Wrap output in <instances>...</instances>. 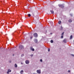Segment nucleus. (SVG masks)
Wrapping results in <instances>:
<instances>
[{
  "label": "nucleus",
  "instance_id": "3",
  "mask_svg": "<svg viewBox=\"0 0 74 74\" xmlns=\"http://www.w3.org/2000/svg\"><path fill=\"white\" fill-rule=\"evenodd\" d=\"M36 72L38 74H40L41 73V70H37Z\"/></svg>",
  "mask_w": 74,
  "mask_h": 74
},
{
  "label": "nucleus",
  "instance_id": "8",
  "mask_svg": "<svg viewBox=\"0 0 74 74\" xmlns=\"http://www.w3.org/2000/svg\"><path fill=\"white\" fill-rule=\"evenodd\" d=\"M68 22H70V23H71V22H72V20H71V19H70L69 21Z\"/></svg>",
  "mask_w": 74,
  "mask_h": 74
},
{
  "label": "nucleus",
  "instance_id": "25",
  "mask_svg": "<svg viewBox=\"0 0 74 74\" xmlns=\"http://www.w3.org/2000/svg\"><path fill=\"white\" fill-rule=\"evenodd\" d=\"M68 73H70V70H68Z\"/></svg>",
  "mask_w": 74,
  "mask_h": 74
},
{
  "label": "nucleus",
  "instance_id": "17",
  "mask_svg": "<svg viewBox=\"0 0 74 74\" xmlns=\"http://www.w3.org/2000/svg\"><path fill=\"white\" fill-rule=\"evenodd\" d=\"M28 16L30 17V16H31V14H28Z\"/></svg>",
  "mask_w": 74,
  "mask_h": 74
},
{
  "label": "nucleus",
  "instance_id": "4",
  "mask_svg": "<svg viewBox=\"0 0 74 74\" xmlns=\"http://www.w3.org/2000/svg\"><path fill=\"white\" fill-rule=\"evenodd\" d=\"M30 50L32 51H34V48H33V47H30Z\"/></svg>",
  "mask_w": 74,
  "mask_h": 74
},
{
  "label": "nucleus",
  "instance_id": "16",
  "mask_svg": "<svg viewBox=\"0 0 74 74\" xmlns=\"http://www.w3.org/2000/svg\"><path fill=\"white\" fill-rule=\"evenodd\" d=\"M61 22H61V21H59L58 22L59 24H60V23H61Z\"/></svg>",
  "mask_w": 74,
  "mask_h": 74
},
{
  "label": "nucleus",
  "instance_id": "10",
  "mask_svg": "<svg viewBox=\"0 0 74 74\" xmlns=\"http://www.w3.org/2000/svg\"><path fill=\"white\" fill-rule=\"evenodd\" d=\"M63 42L65 43H66V39L64 40H63Z\"/></svg>",
  "mask_w": 74,
  "mask_h": 74
},
{
  "label": "nucleus",
  "instance_id": "1",
  "mask_svg": "<svg viewBox=\"0 0 74 74\" xmlns=\"http://www.w3.org/2000/svg\"><path fill=\"white\" fill-rule=\"evenodd\" d=\"M24 48V47H23V46L21 45H20L19 46V48L20 49H23V48Z\"/></svg>",
  "mask_w": 74,
  "mask_h": 74
},
{
  "label": "nucleus",
  "instance_id": "26",
  "mask_svg": "<svg viewBox=\"0 0 74 74\" xmlns=\"http://www.w3.org/2000/svg\"><path fill=\"white\" fill-rule=\"evenodd\" d=\"M33 56V54H32V55H31V56L32 57V56Z\"/></svg>",
  "mask_w": 74,
  "mask_h": 74
},
{
  "label": "nucleus",
  "instance_id": "9",
  "mask_svg": "<svg viewBox=\"0 0 74 74\" xmlns=\"http://www.w3.org/2000/svg\"><path fill=\"white\" fill-rule=\"evenodd\" d=\"M34 41L36 43H37V41H38L36 39H35Z\"/></svg>",
  "mask_w": 74,
  "mask_h": 74
},
{
  "label": "nucleus",
  "instance_id": "18",
  "mask_svg": "<svg viewBox=\"0 0 74 74\" xmlns=\"http://www.w3.org/2000/svg\"><path fill=\"white\" fill-rule=\"evenodd\" d=\"M62 5V4H61V5L59 4L58 5V6H59V7H61Z\"/></svg>",
  "mask_w": 74,
  "mask_h": 74
},
{
  "label": "nucleus",
  "instance_id": "22",
  "mask_svg": "<svg viewBox=\"0 0 74 74\" xmlns=\"http://www.w3.org/2000/svg\"><path fill=\"white\" fill-rule=\"evenodd\" d=\"M40 62H42V59L40 60Z\"/></svg>",
  "mask_w": 74,
  "mask_h": 74
},
{
  "label": "nucleus",
  "instance_id": "31",
  "mask_svg": "<svg viewBox=\"0 0 74 74\" xmlns=\"http://www.w3.org/2000/svg\"><path fill=\"white\" fill-rule=\"evenodd\" d=\"M52 34V33L51 34Z\"/></svg>",
  "mask_w": 74,
  "mask_h": 74
},
{
  "label": "nucleus",
  "instance_id": "2",
  "mask_svg": "<svg viewBox=\"0 0 74 74\" xmlns=\"http://www.w3.org/2000/svg\"><path fill=\"white\" fill-rule=\"evenodd\" d=\"M33 36L35 37H37V34L36 33H34Z\"/></svg>",
  "mask_w": 74,
  "mask_h": 74
},
{
  "label": "nucleus",
  "instance_id": "27",
  "mask_svg": "<svg viewBox=\"0 0 74 74\" xmlns=\"http://www.w3.org/2000/svg\"><path fill=\"white\" fill-rule=\"evenodd\" d=\"M9 62L10 63H11V61H9Z\"/></svg>",
  "mask_w": 74,
  "mask_h": 74
},
{
  "label": "nucleus",
  "instance_id": "20",
  "mask_svg": "<svg viewBox=\"0 0 74 74\" xmlns=\"http://www.w3.org/2000/svg\"><path fill=\"white\" fill-rule=\"evenodd\" d=\"M48 51L49 52V51H50V49L49 48L48 49Z\"/></svg>",
  "mask_w": 74,
  "mask_h": 74
},
{
  "label": "nucleus",
  "instance_id": "23",
  "mask_svg": "<svg viewBox=\"0 0 74 74\" xmlns=\"http://www.w3.org/2000/svg\"><path fill=\"white\" fill-rule=\"evenodd\" d=\"M21 56H24V54H23L21 55Z\"/></svg>",
  "mask_w": 74,
  "mask_h": 74
},
{
  "label": "nucleus",
  "instance_id": "28",
  "mask_svg": "<svg viewBox=\"0 0 74 74\" xmlns=\"http://www.w3.org/2000/svg\"><path fill=\"white\" fill-rule=\"evenodd\" d=\"M72 56H74V55L72 54Z\"/></svg>",
  "mask_w": 74,
  "mask_h": 74
},
{
  "label": "nucleus",
  "instance_id": "14",
  "mask_svg": "<svg viewBox=\"0 0 74 74\" xmlns=\"http://www.w3.org/2000/svg\"><path fill=\"white\" fill-rule=\"evenodd\" d=\"M51 43H53V41L52 40H51Z\"/></svg>",
  "mask_w": 74,
  "mask_h": 74
},
{
  "label": "nucleus",
  "instance_id": "5",
  "mask_svg": "<svg viewBox=\"0 0 74 74\" xmlns=\"http://www.w3.org/2000/svg\"><path fill=\"white\" fill-rule=\"evenodd\" d=\"M11 72V70L9 69L8 70V71L7 72V74H9V73Z\"/></svg>",
  "mask_w": 74,
  "mask_h": 74
},
{
  "label": "nucleus",
  "instance_id": "13",
  "mask_svg": "<svg viewBox=\"0 0 74 74\" xmlns=\"http://www.w3.org/2000/svg\"><path fill=\"white\" fill-rule=\"evenodd\" d=\"M73 38V36L71 35L70 36V39H72Z\"/></svg>",
  "mask_w": 74,
  "mask_h": 74
},
{
  "label": "nucleus",
  "instance_id": "19",
  "mask_svg": "<svg viewBox=\"0 0 74 74\" xmlns=\"http://www.w3.org/2000/svg\"><path fill=\"white\" fill-rule=\"evenodd\" d=\"M61 38H63V35L61 36Z\"/></svg>",
  "mask_w": 74,
  "mask_h": 74
},
{
  "label": "nucleus",
  "instance_id": "29",
  "mask_svg": "<svg viewBox=\"0 0 74 74\" xmlns=\"http://www.w3.org/2000/svg\"><path fill=\"white\" fill-rule=\"evenodd\" d=\"M21 64H23V63L22 62H21Z\"/></svg>",
  "mask_w": 74,
  "mask_h": 74
},
{
  "label": "nucleus",
  "instance_id": "12",
  "mask_svg": "<svg viewBox=\"0 0 74 74\" xmlns=\"http://www.w3.org/2000/svg\"><path fill=\"white\" fill-rule=\"evenodd\" d=\"M14 67H18V66L16 64H15L14 65Z\"/></svg>",
  "mask_w": 74,
  "mask_h": 74
},
{
  "label": "nucleus",
  "instance_id": "7",
  "mask_svg": "<svg viewBox=\"0 0 74 74\" xmlns=\"http://www.w3.org/2000/svg\"><path fill=\"white\" fill-rule=\"evenodd\" d=\"M50 12H51V13L52 14H54V11H53V10H51Z\"/></svg>",
  "mask_w": 74,
  "mask_h": 74
},
{
  "label": "nucleus",
  "instance_id": "30",
  "mask_svg": "<svg viewBox=\"0 0 74 74\" xmlns=\"http://www.w3.org/2000/svg\"><path fill=\"white\" fill-rule=\"evenodd\" d=\"M13 56H14V54H13Z\"/></svg>",
  "mask_w": 74,
  "mask_h": 74
},
{
  "label": "nucleus",
  "instance_id": "21",
  "mask_svg": "<svg viewBox=\"0 0 74 74\" xmlns=\"http://www.w3.org/2000/svg\"><path fill=\"white\" fill-rule=\"evenodd\" d=\"M64 32H62V33L61 35H63L64 34Z\"/></svg>",
  "mask_w": 74,
  "mask_h": 74
},
{
  "label": "nucleus",
  "instance_id": "6",
  "mask_svg": "<svg viewBox=\"0 0 74 74\" xmlns=\"http://www.w3.org/2000/svg\"><path fill=\"white\" fill-rule=\"evenodd\" d=\"M25 63L26 64H29V61L28 60H26L25 61Z\"/></svg>",
  "mask_w": 74,
  "mask_h": 74
},
{
  "label": "nucleus",
  "instance_id": "24",
  "mask_svg": "<svg viewBox=\"0 0 74 74\" xmlns=\"http://www.w3.org/2000/svg\"><path fill=\"white\" fill-rule=\"evenodd\" d=\"M32 38H33V37L31 36L30 37V39H32Z\"/></svg>",
  "mask_w": 74,
  "mask_h": 74
},
{
  "label": "nucleus",
  "instance_id": "15",
  "mask_svg": "<svg viewBox=\"0 0 74 74\" xmlns=\"http://www.w3.org/2000/svg\"><path fill=\"white\" fill-rule=\"evenodd\" d=\"M61 8H64V6H63V5H62L61 6Z\"/></svg>",
  "mask_w": 74,
  "mask_h": 74
},
{
  "label": "nucleus",
  "instance_id": "11",
  "mask_svg": "<svg viewBox=\"0 0 74 74\" xmlns=\"http://www.w3.org/2000/svg\"><path fill=\"white\" fill-rule=\"evenodd\" d=\"M23 73V70H21L20 72V73L21 74H22V73Z\"/></svg>",
  "mask_w": 74,
  "mask_h": 74
}]
</instances>
